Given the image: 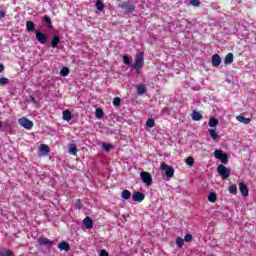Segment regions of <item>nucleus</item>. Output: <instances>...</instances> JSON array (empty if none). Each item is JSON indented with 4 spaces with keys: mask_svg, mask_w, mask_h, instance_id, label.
Wrapping results in <instances>:
<instances>
[{
    "mask_svg": "<svg viewBox=\"0 0 256 256\" xmlns=\"http://www.w3.org/2000/svg\"><path fill=\"white\" fill-rule=\"evenodd\" d=\"M145 53L144 52H138L136 54V59L134 63V69L136 73H141L143 71V65H145Z\"/></svg>",
    "mask_w": 256,
    "mask_h": 256,
    "instance_id": "1",
    "label": "nucleus"
},
{
    "mask_svg": "<svg viewBox=\"0 0 256 256\" xmlns=\"http://www.w3.org/2000/svg\"><path fill=\"white\" fill-rule=\"evenodd\" d=\"M160 169L162 171H164L167 179H171V177H173V175H175V169L165 162L161 163Z\"/></svg>",
    "mask_w": 256,
    "mask_h": 256,
    "instance_id": "2",
    "label": "nucleus"
},
{
    "mask_svg": "<svg viewBox=\"0 0 256 256\" xmlns=\"http://www.w3.org/2000/svg\"><path fill=\"white\" fill-rule=\"evenodd\" d=\"M18 123L27 131H31L33 129V121L29 120L27 117H22L18 119Z\"/></svg>",
    "mask_w": 256,
    "mask_h": 256,
    "instance_id": "3",
    "label": "nucleus"
},
{
    "mask_svg": "<svg viewBox=\"0 0 256 256\" xmlns=\"http://www.w3.org/2000/svg\"><path fill=\"white\" fill-rule=\"evenodd\" d=\"M214 157L215 159H219V161H221V163H223L224 165H227L229 161V156H227L226 153H223V150H215Z\"/></svg>",
    "mask_w": 256,
    "mask_h": 256,
    "instance_id": "4",
    "label": "nucleus"
},
{
    "mask_svg": "<svg viewBox=\"0 0 256 256\" xmlns=\"http://www.w3.org/2000/svg\"><path fill=\"white\" fill-rule=\"evenodd\" d=\"M140 179L145 183V185H147V187H151V185H153V177H151L149 172L142 171L140 173Z\"/></svg>",
    "mask_w": 256,
    "mask_h": 256,
    "instance_id": "5",
    "label": "nucleus"
},
{
    "mask_svg": "<svg viewBox=\"0 0 256 256\" xmlns=\"http://www.w3.org/2000/svg\"><path fill=\"white\" fill-rule=\"evenodd\" d=\"M217 171L222 179H229V175H231V170L224 165H219Z\"/></svg>",
    "mask_w": 256,
    "mask_h": 256,
    "instance_id": "6",
    "label": "nucleus"
},
{
    "mask_svg": "<svg viewBox=\"0 0 256 256\" xmlns=\"http://www.w3.org/2000/svg\"><path fill=\"white\" fill-rule=\"evenodd\" d=\"M38 245H40L41 247H48L51 248L53 247V241H51L49 238H45V237H40L38 238Z\"/></svg>",
    "mask_w": 256,
    "mask_h": 256,
    "instance_id": "7",
    "label": "nucleus"
},
{
    "mask_svg": "<svg viewBox=\"0 0 256 256\" xmlns=\"http://www.w3.org/2000/svg\"><path fill=\"white\" fill-rule=\"evenodd\" d=\"M132 200L135 201L136 203H141L145 200V194L141 192H133Z\"/></svg>",
    "mask_w": 256,
    "mask_h": 256,
    "instance_id": "8",
    "label": "nucleus"
},
{
    "mask_svg": "<svg viewBox=\"0 0 256 256\" xmlns=\"http://www.w3.org/2000/svg\"><path fill=\"white\" fill-rule=\"evenodd\" d=\"M36 39L38 43H41V45H45L47 43V35L40 31H36Z\"/></svg>",
    "mask_w": 256,
    "mask_h": 256,
    "instance_id": "9",
    "label": "nucleus"
},
{
    "mask_svg": "<svg viewBox=\"0 0 256 256\" xmlns=\"http://www.w3.org/2000/svg\"><path fill=\"white\" fill-rule=\"evenodd\" d=\"M239 189H240V193H241V195H243V197H249V188H247V186L245 185L244 182L239 183Z\"/></svg>",
    "mask_w": 256,
    "mask_h": 256,
    "instance_id": "10",
    "label": "nucleus"
},
{
    "mask_svg": "<svg viewBox=\"0 0 256 256\" xmlns=\"http://www.w3.org/2000/svg\"><path fill=\"white\" fill-rule=\"evenodd\" d=\"M83 226L85 227V229H93V220L91 219V217H86L83 220Z\"/></svg>",
    "mask_w": 256,
    "mask_h": 256,
    "instance_id": "11",
    "label": "nucleus"
},
{
    "mask_svg": "<svg viewBox=\"0 0 256 256\" xmlns=\"http://www.w3.org/2000/svg\"><path fill=\"white\" fill-rule=\"evenodd\" d=\"M219 65H221V56H219V54H214L212 56V66L219 67Z\"/></svg>",
    "mask_w": 256,
    "mask_h": 256,
    "instance_id": "12",
    "label": "nucleus"
},
{
    "mask_svg": "<svg viewBox=\"0 0 256 256\" xmlns=\"http://www.w3.org/2000/svg\"><path fill=\"white\" fill-rule=\"evenodd\" d=\"M58 249L60 251H66V253H67L71 249V246L69 245V243L63 241V242L58 244Z\"/></svg>",
    "mask_w": 256,
    "mask_h": 256,
    "instance_id": "13",
    "label": "nucleus"
},
{
    "mask_svg": "<svg viewBox=\"0 0 256 256\" xmlns=\"http://www.w3.org/2000/svg\"><path fill=\"white\" fill-rule=\"evenodd\" d=\"M61 42V37H59V35H55L53 38H52V41H51V47L53 49H57V47L59 46V43Z\"/></svg>",
    "mask_w": 256,
    "mask_h": 256,
    "instance_id": "14",
    "label": "nucleus"
},
{
    "mask_svg": "<svg viewBox=\"0 0 256 256\" xmlns=\"http://www.w3.org/2000/svg\"><path fill=\"white\" fill-rule=\"evenodd\" d=\"M208 132L213 141H219V139H221V136L217 134V131L215 129H209Z\"/></svg>",
    "mask_w": 256,
    "mask_h": 256,
    "instance_id": "15",
    "label": "nucleus"
},
{
    "mask_svg": "<svg viewBox=\"0 0 256 256\" xmlns=\"http://www.w3.org/2000/svg\"><path fill=\"white\" fill-rule=\"evenodd\" d=\"M42 21L43 23H46L48 29L53 28V23L51 22V18L48 15H44Z\"/></svg>",
    "mask_w": 256,
    "mask_h": 256,
    "instance_id": "16",
    "label": "nucleus"
},
{
    "mask_svg": "<svg viewBox=\"0 0 256 256\" xmlns=\"http://www.w3.org/2000/svg\"><path fill=\"white\" fill-rule=\"evenodd\" d=\"M72 115H71V111H69V110H64L63 111V113H62V119L64 120V121H71V119H72Z\"/></svg>",
    "mask_w": 256,
    "mask_h": 256,
    "instance_id": "17",
    "label": "nucleus"
},
{
    "mask_svg": "<svg viewBox=\"0 0 256 256\" xmlns=\"http://www.w3.org/2000/svg\"><path fill=\"white\" fill-rule=\"evenodd\" d=\"M237 121H239V123H244V125H249V123H251V119L250 118H245L244 116H237L236 117Z\"/></svg>",
    "mask_w": 256,
    "mask_h": 256,
    "instance_id": "18",
    "label": "nucleus"
},
{
    "mask_svg": "<svg viewBox=\"0 0 256 256\" xmlns=\"http://www.w3.org/2000/svg\"><path fill=\"white\" fill-rule=\"evenodd\" d=\"M26 29L29 33H33V31H35V23L33 21H27Z\"/></svg>",
    "mask_w": 256,
    "mask_h": 256,
    "instance_id": "19",
    "label": "nucleus"
},
{
    "mask_svg": "<svg viewBox=\"0 0 256 256\" xmlns=\"http://www.w3.org/2000/svg\"><path fill=\"white\" fill-rule=\"evenodd\" d=\"M233 59H234L233 53H228L224 60L225 65H231V63H233Z\"/></svg>",
    "mask_w": 256,
    "mask_h": 256,
    "instance_id": "20",
    "label": "nucleus"
},
{
    "mask_svg": "<svg viewBox=\"0 0 256 256\" xmlns=\"http://www.w3.org/2000/svg\"><path fill=\"white\" fill-rule=\"evenodd\" d=\"M192 119L193 121H201L203 119V115L197 111L192 112Z\"/></svg>",
    "mask_w": 256,
    "mask_h": 256,
    "instance_id": "21",
    "label": "nucleus"
},
{
    "mask_svg": "<svg viewBox=\"0 0 256 256\" xmlns=\"http://www.w3.org/2000/svg\"><path fill=\"white\" fill-rule=\"evenodd\" d=\"M0 256H15V254H13V252H11L10 250L0 248Z\"/></svg>",
    "mask_w": 256,
    "mask_h": 256,
    "instance_id": "22",
    "label": "nucleus"
},
{
    "mask_svg": "<svg viewBox=\"0 0 256 256\" xmlns=\"http://www.w3.org/2000/svg\"><path fill=\"white\" fill-rule=\"evenodd\" d=\"M123 7L128 11V13H133V11H135V6L127 2L123 4Z\"/></svg>",
    "mask_w": 256,
    "mask_h": 256,
    "instance_id": "23",
    "label": "nucleus"
},
{
    "mask_svg": "<svg viewBox=\"0 0 256 256\" xmlns=\"http://www.w3.org/2000/svg\"><path fill=\"white\" fill-rule=\"evenodd\" d=\"M137 93L138 95H145V93H147V89L143 84L137 86Z\"/></svg>",
    "mask_w": 256,
    "mask_h": 256,
    "instance_id": "24",
    "label": "nucleus"
},
{
    "mask_svg": "<svg viewBox=\"0 0 256 256\" xmlns=\"http://www.w3.org/2000/svg\"><path fill=\"white\" fill-rule=\"evenodd\" d=\"M40 152L42 153V155H49V146H47L46 144H41Z\"/></svg>",
    "mask_w": 256,
    "mask_h": 256,
    "instance_id": "25",
    "label": "nucleus"
},
{
    "mask_svg": "<svg viewBox=\"0 0 256 256\" xmlns=\"http://www.w3.org/2000/svg\"><path fill=\"white\" fill-rule=\"evenodd\" d=\"M95 7L98 11H103V9H105V4H103V1L97 0Z\"/></svg>",
    "mask_w": 256,
    "mask_h": 256,
    "instance_id": "26",
    "label": "nucleus"
},
{
    "mask_svg": "<svg viewBox=\"0 0 256 256\" xmlns=\"http://www.w3.org/2000/svg\"><path fill=\"white\" fill-rule=\"evenodd\" d=\"M208 125L209 127H217V125H219V120L217 118H210Z\"/></svg>",
    "mask_w": 256,
    "mask_h": 256,
    "instance_id": "27",
    "label": "nucleus"
},
{
    "mask_svg": "<svg viewBox=\"0 0 256 256\" xmlns=\"http://www.w3.org/2000/svg\"><path fill=\"white\" fill-rule=\"evenodd\" d=\"M208 201H210V203H215V201H217V194L215 192H211L208 195Z\"/></svg>",
    "mask_w": 256,
    "mask_h": 256,
    "instance_id": "28",
    "label": "nucleus"
},
{
    "mask_svg": "<svg viewBox=\"0 0 256 256\" xmlns=\"http://www.w3.org/2000/svg\"><path fill=\"white\" fill-rule=\"evenodd\" d=\"M69 153L71 155H77V145L70 144V146H69Z\"/></svg>",
    "mask_w": 256,
    "mask_h": 256,
    "instance_id": "29",
    "label": "nucleus"
},
{
    "mask_svg": "<svg viewBox=\"0 0 256 256\" xmlns=\"http://www.w3.org/2000/svg\"><path fill=\"white\" fill-rule=\"evenodd\" d=\"M122 199H125L126 201L128 199H131V192L129 190H123L122 191Z\"/></svg>",
    "mask_w": 256,
    "mask_h": 256,
    "instance_id": "30",
    "label": "nucleus"
},
{
    "mask_svg": "<svg viewBox=\"0 0 256 256\" xmlns=\"http://www.w3.org/2000/svg\"><path fill=\"white\" fill-rule=\"evenodd\" d=\"M185 244V240L181 237H177L176 238V245L179 249H181V247H183V245Z\"/></svg>",
    "mask_w": 256,
    "mask_h": 256,
    "instance_id": "31",
    "label": "nucleus"
},
{
    "mask_svg": "<svg viewBox=\"0 0 256 256\" xmlns=\"http://www.w3.org/2000/svg\"><path fill=\"white\" fill-rule=\"evenodd\" d=\"M123 63L127 65V67H133V64L131 63V60H129V57L127 55L123 56Z\"/></svg>",
    "mask_w": 256,
    "mask_h": 256,
    "instance_id": "32",
    "label": "nucleus"
},
{
    "mask_svg": "<svg viewBox=\"0 0 256 256\" xmlns=\"http://www.w3.org/2000/svg\"><path fill=\"white\" fill-rule=\"evenodd\" d=\"M95 115L97 117V119H103V109L101 108H97L96 111H95Z\"/></svg>",
    "mask_w": 256,
    "mask_h": 256,
    "instance_id": "33",
    "label": "nucleus"
},
{
    "mask_svg": "<svg viewBox=\"0 0 256 256\" xmlns=\"http://www.w3.org/2000/svg\"><path fill=\"white\" fill-rule=\"evenodd\" d=\"M60 75H61L62 77H67V75H69V68L63 67V68L61 69V71H60Z\"/></svg>",
    "mask_w": 256,
    "mask_h": 256,
    "instance_id": "34",
    "label": "nucleus"
},
{
    "mask_svg": "<svg viewBox=\"0 0 256 256\" xmlns=\"http://www.w3.org/2000/svg\"><path fill=\"white\" fill-rule=\"evenodd\" d=\"M228 191H229V193H231L232 195H237V186L231 185L230 187H228Z\"/></svg>",
    "mask_w": 256,
    "mask_h": 256,
    "instance_id": "35",
    "label": "nucleus"
},
{
    "mask_svg": "<svg viewBox=\"0 0 256 256\" xmlns=\"http://www.w3.org/2000/svg\"><path fill=\"white\" fill-rule=\"evenodd\" d=\"M147 127H155V120L153 118H150L146 122Z\"/></svg>",
    "mask_w": 256,
    "mask_h": 256,
    "instance_id": "36",
    "label": "nucleus"
},
{
    "mask_svg": "<svg viewBox=\"0 0 256 256\" xmlns=\"http://www.w3.org/2000/svg\"><path fill=\"white\" fill-rule=\"evenodd\" d=\"M111 144L104 142L102 143V148L104 149V151H111Z\"/></svg>",
    "mask_w": 256,
    "mask_h": 256,
    "instance_id": "37",
    "label": "nucleus"
},
{
    "mask_svg": "<svg viewBox=\"0 0 256 256\" xmlns=\"http://www.w3.org/2000/svg\"><path fill=\"white\" fill-rule=\"evenodd\" d=\"M0 85H2V86L9 85V79L5 78V77H1L0 78Z\"/></svg>",
    "mask_w": 256,
    "mask_h": 256,
    "instance_id": "38",
    "label": "nucleus"
},
{
    "mask_svg": "<svg viewBox=\"0 0 256 256\" xmlns=\"http://www.w3.org/2000/svg\"><path fill=\"white\" fill-rule=\"evenodd\" d=\"M113 105L114 107H119V105H121V98L115 97L113 100Z\"/></svg>",
    "mask_w": 256,
    "mask_h": 256,
    "instance_id": "39",
    "label": "nucleus"
},
{
    "mask_svg": "<svg viewBox=\"0 0 256 256\" xmlns=\"http://www.w3.org/2000/svg\"><path fill=\"white\" fill-rule=\"evenodd\" d=\"M184 241H185V243H189V242L193 241V235L186 234L184 237Z\"/></svg>",
    "mask_w": 256,
    "mask_h": 256,
    "instance_id": "40",
    "label": "nucleus"
},
{
    "mask_svg": "<svg viewBox=\"0 0 256 256\" xmlns=\"http://www.w3.org/2000/svg\"><path fill=\"white\" fill-rule=\"evenodd\" d=\"M190 5L193 7H199L201 5V2L199 0H190Z\"/></svg>",
    "mask_w": 256,
    "mask_h": 256,
    "instance_id": "41",
    "label": "nucleus"
},
{
    "mask_svg": "<svg viewBox=\"0 0 256 256\" xmlns=\"http://www.w3.org/2000/svg\"><path fill=\"white\" fill-rule=\"evenodd\" d=\"M186 164H188L189 167H193V165L195 164V160H193V158H187Z\"/></svg>",
    "mask_w": 256,
    "mask_h": 256,
    "instance_id": "42",
    "label": "nucleus"
},
{
    "mask_svg": "<svg viewBox=\"0 0 256 256\" xmlns=\"http://www.w3.org/2000/svg\"><path fill=\"white\" fill-rule=\"evenodd\" d=\"M81 207H82L81 206V200H77L76 203H75V208L80 210Z\"/></svg>",
    "mask_w": 256,
    "mask_h": 256,
    "instance_id": "43",
    "label": "nucleus"
},
{
    "mask_svg": "<svg viewBox=\"0 0 256 256\" xmlns=\"http://www.w3.org/2000/svg\"><path fill=\"white\" fill-rule=\"evenodd\" d=\"M100 256H109V253L107 252V250H101Z\"/></svg>",
    "mask_w": 256,
    "mask_h": 256,
    "instance_id": "44",
    "label": "nucleus"
},
{
    "mask_svg": "<svg viewBox=\"0 0 256 256\" xmlns=\"http://www.w3.org/2000/svg\"><path fill=\"white\" fill-rule=\"evenodd\" d=\"M5 18V12L0 10V19H4Z\"/></svg>",
    "mask_w": 256,
    "mask_h": 256,
    "instance_id": "45",
    "label": "nucleus"
},
{
    "mask_svg": "<svg viewBox=\"0 0 256 256\" xmlns=\"http://www.w3.org/2000/svg\"><path fill=\"white\" fill-rule=\"evenodd\" d=\"M5 71V66L3 64H0V73H3Z\"/></svg>",
    "mask_w": 256,
    "mask_h": 256,
    "instance_id": "46",
    "label": "nucleus"
},
{
    "mask_svg": "<svg viewBox=\"0 0 256 256\" xmlns=\"http://www.w3.org/2000/svg\"><path fill=\"white\" fill-rule=\"evenodd\" d=\"M167 111H169V108H167V107L162 109V113H167Z\"/></svg>",
    "mask_w": 256,
    "mask_h": 256,
    "instance_id": "47",
    "label": "nucleus"
},
{
    "mask_svg": "<svg viewBox=\"0 0 256 256\" xmlns=\"http://www.w3.org/2000/svg\"><path fill=\"white\" fill-rule=\"evenodd\" d=\"M0 129H3V122L0 120Z\"/></svg>",
    "mask_w": 256,
    "mask_h": 256,
    "instance_id": "48",
    "label": "nucleus"
},
{
    "mask_svg": "<svg viewBox=\"0 0 256 256\" xmlns=\"http://www.w3.org/2000/svg\"><path fill=\"white\" fill-rule=\"evenodd\" d=\"M210 256H215V254H211Z\"/></svg>",
    "mask_w": 256,
    "mask_h": 256,
    "instance_id": "49",
    "label": "nucleus"
}]
</instances>
